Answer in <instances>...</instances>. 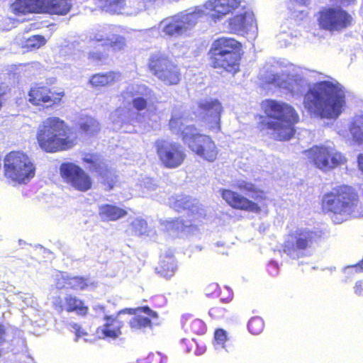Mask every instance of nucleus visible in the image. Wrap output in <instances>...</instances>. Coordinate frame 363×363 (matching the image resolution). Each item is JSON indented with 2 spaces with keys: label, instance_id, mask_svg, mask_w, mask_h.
Wrapping results in <instances>:
<instances>
[{
  "label": "nucleus",
  "instance_id": "nucleus-55",
  "mask_svg": "<svg viewBox=\"0 0 363 363\" xmlns=\"http://www.w3.org/2000/svg\"><path fill=\"white\" fill-rule=\"evenodd\" d=\"M3 336H4V329L2 325H0V343L3 342Z\"/></svg>",
  "mask_w": 363,
  "mask_h": 363
},
{
  "label": "nucleus",
  "instance_id": "nucleus-52",
  "mask_svg": "<svg viewBox=\"0 0 363 363\" xmlns=\"http://www.w3.org/2000/svg\"><path fill=\"white\" fill-rule=\"evenodd\" d=\"M354 269L356 272L363 270V260L354 266L347 267L346 269Z\"/></svg>",
  "mask_w": 363,
  "mask_h": 363
},
{
  "label": "nucleus",
  "instance_id": "nucleus-3",
  "mask_svg": "<svg viewBox=\"0 0 363 363\" xmlns=\"http://www.w3.org/2000/svg\"><path fill=\"white\" fill-rule=\"evenodd\" d=\"M67 127L59 118H48L38 129L37 139L40 147L48 152L65 150L77 143V138L66 135Z\"/></svg>",
  "mask_w": 363,
  "mask_h": 363
},
{
  "label": "nucleus",
  "instance_id": "nucleus-51",
  "mask_svg": "<svg viewBox=\"0 0 363 363\" xmlns=\"http://www.w3.org/2000/svg\"><path fill=\"white\" fill-rule=\"evenodd\" d=\"M147 112L149 113L147 118H145V116H142L140 114H138L137 120L139 122H145V123H147L148 121H150L151 120V116L152 115V113L150 112V108H148L147 110Z\"/></svg>",
  "mask_w": 363,
  "mask_h": 363
},
{
  "label": "nucleus",
  "instance_id": "nucleus-2",
  "mask_svg": "<svg viewBox=\"0 0 363 363\" xmlns=\"http://www.w3.org/2000/svg\"><path fill=\"white\" fill-rule=\"evenodd\" d=\"M265 113L269 118L266 123L272 137L277 140H289L294 135V125L298 121V115L293 107L286 103L267 100L262 103Z\"/></svg>",
  "mask_w": 363,
  "mask_h": 363
},
{
  "label": "nucleus",
  "instance_id": "nucleus-12",
  "mask_svg": "<svg viewBox=\"0 0 363 363\" xmlns=\"http://www.w3.org/2000/svg\"><path fill=\"white\" fill-rule=\"evenodd\" d=\"M155 145L159 159L165 167L177 168L185 160L186 153L183 147L179 143L158 140L155 142Z\"/></svg>",
  "mask_w": 363,
  "mask_h": 363
},
{
  "label": "nucleus",
  "instance_id": "nucleus-59",
  "mask_svg": "<svg viewBox=\"0 0 363 363\" xmlns=\"http://www.w3.org/2000/svg\"><path fill=\"white\" fill-rule=\"evenodd\" d=\"M160 363H164V359H162V361Z\"/></svg>",
  "mask_w": 363,
  "mask_h": 363
},
{
  "label": "nucleus",
  "instance_id": "nucleus-22",
  "mask_svg": "<svg viewBox=\"0 0 363 363\" xmlns=\"http://www.w3.org/2000/svg\"><path fill=\"white\" fill-rule=\"evenodd\" d=\"M230 27L235 33L250 31L256 28L254 16L250 13L236 16L230 20Z\"/></svg>",
  "mask_w": 363,
  "mask_h": 363
},
{
  "label": "nucleus",
  "instance_id": "nucleus-32",
  "mask_svg": "<svg viewBox=\"0 0 363 363\" xmlns=\"http://www.w3.org/2000/svg\"><path fill=\"white\" fill-rule=\"evenodd\" d=\"M233 186L238 188L246 194L253 199L262 198L263 195L262 191L258 189L253 184L247 182L245 180H235Z\"/></svg>",
  "mask_w": 363,
  "mask_h": 363
},
{
  "label": "nucleus",
  "instance_id": "nucleus-31",
  "mask_svg": "<svg viewBox=\"0 0 363 363\" xmlns=\"http://www.w3.org/2000/svg\"><path fill=\"white\" fill-rule=\"evenodd\" d=\"M350 132L354 142L363 143V114L354 118L350 126Z\"/></svg>",
  "mask_w": 363,
  "mask_h": 363
},
{
  "label": "nucleus",
  "instance_id": "nucleus-19",
  "mask_svg": "<svg viewBox=\"0 0 363 363\" xmlns=\"http://www.w3.org/2000/svg\"><path fill=\"white\" fill-rule=\"evenodd\" d=\"M222 198L232 207L255 213L260 211V208L255 203L245 197L228 189L221 190Z\"/></svg>",
  "mask_w": 363,
  "mask_h": 363
},
{
  "label": "nucleus",
  "instance_id": "nucleus-58",
  "mask_svg": "<svg viewBox=\"0 0 363 363\" xmlns=\"http://www.w3.org/2000/svg\"><path fill=\"white\" fill-rule=\"evenodd\" d=\"M270 264H271V265H272V266H274V267H276V266H277V263H276L275 262H274V261L271 262H270Z\"/></svg>",
  "mask_w": 363,
  "mask_h": 363
},
{
  "label": "nucleus",
  "instance_id": "nucleus-37",
  "mask_svg": "<svg viewBox=\"0 0 363 363\" xmlns=\"http://www.w3.org/2000/svg\"><path fill=\"white\" fill-rule=\"evenodd\" d=\"M80 129L87 135H92L96 133L100 125L99 122L91 117H86L80 123Z\"/></svg>",
  "mask_w": 363,
  "mask_h": 363
},
{
  "label": "nucleus",
  "instance_id": "nucleus-56",
  "mask_svg": "<svg viewBox=\"0 0 363 363\" xmlns=\"http://www.w3.org/2000/svg\"><path fill=\"white\" fill-rule=\"evenodd\" d=\"M94 308L95 311L100 310V311H104V306H101V305H96V306H94Z\"/></svg>",
  "mask_w": 363,
  "mask_h": 363
},
{
  "label": "nucleus",
  "instance_id": "nucleus-24",
  "mask_svg": "<svg viewBox=\"0 0 363 363\" xmlns=\"http://www.w3.org/2000/svg\"><path fill=\"white\" fill-rule=\"evenodd\" d=\"M91 284L92 282L89 279L79 277H65L64 276L59 279L56 284L57 288L61 289L67 286L74 290H84Z\"/></svg>",
  "mask_w": 363,
  "mask_h": 363
},
{
  "label": "nucleus",
  "instance_id": "nucleus-36",
  "mask_svg": "<svg viewBox=\"0 0 363 363\" xmlns=\"http://www.w3.org/2000/svg\"><path fill=\"white\" fill-rule=\"evenodd\" d=\"M175 269L176 267L173 257L168 256L166 259L161 262L160 269L158 273L164 278L169 279L174 275Z\"/></svg>",
  "mask_w": 363,
  "mask_h": 363
},
{
  "label": "nucleus",
  "instance_id": "nucleus-57",
  "mask_svg": "<svg viewBox=\"0 0 363 363\" xmlns=\"http://www.w3.org/2000/svg\"><path fill=\"white\" fill-rule=\"evenodd\" d=\"M296 2L300 4H306L309 0H294Z\"/></svg>",
  "mask_w": 363,
  "mask_h": 363
},
{
  "label": "nucleus",
  "instance_id": "nucleus-47",
  "mask_svg": "<svg viewBox=\"0 0 363 363\" xmlns=\"http://www.w3.org/2000/svg\"><path fill=\"white\" fill-rule=\"evenodd\" d=\"M53 305L55 310L59 313H62L63 310L65 309V306H63L62 300L60 297H57L55 299Z\"/></svg>",
  "mask_w": 363,
  "mask_h": 363
},
{
  "label": "nucleus",
  "instance_id": "nucleus-16",
  "mask_svg": "<svg viewBox=\"0 0 363 363\" xmlns=\"http://www.w3.org/2000/svg\"><path fill=\"white\" fill-rule=\"evenodd\" d=\"M143 311L145 313L150 315V313H152L153 315H156V312L152 311L150 308L148 307H143V308H125L123 310L120 311L117 316L116 318H113L112 315H106L105 316V320L106 323L104 324L103 328L101 329V333L105 336L108 337H111L113 339H115L118 337L121 334V328L122 326V324L120 321L118 320V318L119 315L122 313H132V311L135 313V311Z\"/></svg>",
  "mask_w": 363,
  "mask_h": 363
},
{
  "label": "nucleus",
  "instance_id": "nucleus-21",
  "mask_svg": "<svg viewBox=\"0 0 363 363\" xmlns=\"http://www.w3.org/2000/svg\"><path fill=\"white\" fill-rule=\"evenodd\" d=\"M165 229L172 235L184 234L191 235L197 231V228L192 225L190 220L177 219L164 221Z\"/></svg>",
  "mask_w": 363,
  "mask_h": 363
},
{
  "label": "nucleus",
  "instance_id": "nucleus-25",
  "mask_svg": "<svg viewBox=\"0 0 363 363\" xmlns=\"http://www.w3.org/2000/svg\"><path fill=\"white\" fill-rule=\"evenodd\" d=\"M140 96L152 98V91L145 85L133 84L128 85L122 93L123 98L127 101H131Z\"/></svg>",
  "mask_w": 363,
  "mask_h": 363
},
{
  "label": "nucleus",
  "instance_id": "nucleus-17",
  "mask_svg": "<svg viewBox=\"0 0 363 363\" xmlns=\"http://www.w3.org/2000/svg\"><path fill=\"white\" fill-rule=\"evenodd\" d=\"M63 93H55L45 86L34 87L28 94V101L34 105L40 106L49 103L47 106L59 103Z\"/></svg>",
  "mask_w": 363,
  "mask_h": 363
},
{
  "label": "nucleus",
  "instance_id": "nucleus-50",
  "mask_svg": "<svg viewBox=\"0 0 363 363\" xmlns=\"http://www.w3.org/2000/svg\"><path fill=\"white\" fill-rule=\"evenodd\" d=\"M74 329H75V334H76V341H77V339L80 336H83L86 335V333H85L82 328L77 325V324L74 325Z\"/></svg>",
  "mask_w": 363,
  "mask_h": 363
},
{
  "label": "nucleus",
  "instance_id": "nucleus-18",
  "mask_svg": "<svg viewBox=\"0 0 363 363\" xmlns=\"http://www.w3.org/2000/svg\"><path fill=\"white\" fill-rule=\"evenodd\" d=\"M239 4L238 0H209L205 4V8L208 15L217 20L238 8Z\"/></svg>",
  "mask_w": 363,
  "mask_h": 363
},
{
  "label": "nucleus",
  "instance_id": "nucleus-49",
  "mask_svg": "<svg viewBox=\"0 0 363 363\" xmlns=\"http://www.w3.org/2000/svg\"><path fill=\"white\" fill-rule=\"evenodd\" d=\"M354 0H330L333 4H339L340 6H346L351 3H352Z\"/></svg>",
  "mask_w": 363,
  "mask_h": 363
},
{
  "label": "nucleus",
  "instance_id": "nucleus-35",
  "mask_svg": "<svg viewBox=\"0 0 363 363\" xmlns=\"http://www.w3.org/2000/svg\"><path fill=\"white\" fill-rule=\"evenodd\" d=\"M129 113L130 110L125 108H119L111 113V120L116 125V128H119L122 124L130 122Z\"/></svg>",
  "mask_w": 363,
  "mask_h": 363
},
{
  "label": "nucleus",
  "instance_id": "nucleus-34",
  "mask_svg": "<svg viewBox=\"0 0 363 363\" xmlns=\"http://www.w3.org/2000/svg\"><path fill=\"white\" fill-rule=\"evenodd\" d=\"M140 312H143L145 313L144 311H135V313H133V311H132L131 314H137L138 313H140ZM145 314H146V313H145ZM148 315L150 317H155V318H156L157 316V315H153L152 313H150V315L148 314ZM129 324L132 329L143 330L147 327H150L151 321L147 317H143L140 315H136L130 320Z\"/></svg>",
  "mask_w": 363,
  "mask_h": 363
},
{
  "label": "nucleus",
  "instance_id": "nucleus-43",
  "mask_svg": "<svg viewBox=\"0 0 363 363\" xmlns=\"http://www.w3.org/2000/svg\"><path fill=\"white\" fill-rule=\"evenodd\" d=\"M140 186L144 194H148L157 189V185L150 177H145L140 182Z\"/></svg>",
  "mask_w": 363,
  "mask_h": 363
},
{
  "label": "nucleus",
  "instance_id": "nucleus-27",
  "mask_svg": "<svg viewBox=\"0 0 363 363\" xmlns=\"http://www.w3.org/2000/svg\"><path fill=\"white\" fill-rule=\"evenodd\" d=\"M239 43L228 38H220L216 40L212 46V53H227L228 52H235V50L238 47Z\"/></svg>",
  "mask_w": 363,
  "mask_h": 363
},
{
  "label": "nucleus",
  "instance_id": "nucleus-7",
  "mask_svg": "<svg viewBox=\"0 0 363 363\" xmlns=\"http://www.w3.org/2000/svg\"><path fill=\"white\" fill-rule=\"evenodd\" d=\"M30 159L21 152H11L4 159V174L13 181L26 183L35 175Z\"/></svg>",
  "mask_w": 363,
  "mask_h": 363
},
{
  "label": "nucleus",
  "instance_id": "nucleus-39",
  "mask_svg": "<svg viewBox=\"0 0 363 363\" xmlns=\"http://www.w3.org/2000/svg\"><path fill=\"white\" fill-rule=\"evenodd\" d=\"M129 231L131 234L141 235L147 233V222L142 218H135L133 220L129 227Z\"/></svg>",
  "mask_w": 363,
  "mask_h": 363
},
{
  "label": "nucleus",
  "instance_id": "nucleus-54",
  "mask_svg": "<svg viewBox=\"0 0 363 363\" xmlns=\"http://www.w3.org/2000/svg\"><path fill=\"white\" fill-rule=\"evenodd\" d=\"M89 57L92 58L94 60H100L101 59V54L99 53H89Z\"/></svg>",
  "mask_w": 363,
  "mask_h": 363
},
{
  "label": "nucleus",
  "instance_id": "nucleus-1",
  "mask_svg": "<svg viewBox=\"0 0 363 363\" xmlns=\"http://www.w3.org/2000/svg\"><path fill=\"white\" fill-rule=\"evenodd\" d=\"M345 98V91L340 84L324 81L308 88L303 106L315 117L335 119L342 113Z\"/></svg>",
  "mask_w": 363,
  "mask_h": 363
},
{
  "label": "nucleus",
  "instance_id": "nucleus-4",
  "mask_svg": "<svg viewBox=\"0 0 363 363\" xmlns=\"http://www.w3.org/2000/svg\"><path fill=\"white\" fill-rule=\"evenodd\" d=\"M323 208L335 214L363 217V204L359 201L354 189L348 186L335 188L325 195Z\"/></svg>",
  "mask_w": 363,
  "mask_h": 363
},
{
  "label": "nucleus",
  "instance_id": "nucleus-5",
  "mask_svg": "<svg viewBox=\"0 0 363 363\" xmlns=\"http://www.w3.org/2000/svg\"><path fill=\"white\" fill-rule=\"evenodd\" d=\"M261 79L267 84H271L288 90L294 94H301L308 87V82L302 71L287 73L279 72L277 67L264 68L261 74Z\"/></svg>",
  "mask_w": 363,
  "mask_h": 363
},
{
  "label": "nucleus",
  "instance_id": "nucleus-45",
  "mask_svg": "<svg viewBox=\"0 0 363 363\" xmlns=\"http://www.w3.org/2000/svg\"><path fill=\"white\" fill-rule=\"evenodd\" d=\"M46 40L41 35H33L29 38L26 42V46L29 48H38L45 43Z\"/></svg>",
  "mask_w": 363,
  "mask_h": 363
},
{
  "label": "nucleus",
  "instance_id": "nucleus-40",
  "mask_svg": "<svg viewBox=\"0 0 363 363\" xmlns=\"http://www.w3.org/2000/svg\"><path fill=\"white\" fill-rule=\"evenodd\" d=\"M106 46H110L114 51H121L126 46L125 40L121 35L112 34L106 40Z\"/></svg>",
  "mask_w": 363,
  "mask_h": 363
},
{
  "label": "nucleus",
  "instance_id": "nucleus-13",
  "mask_svg": "<svg viewBox=\"0 0 363 363\" xmlns=\"http://www.w3.org/2000/svg\"><path fill=\"white\" fill-rule=\"evenodd\" d=\"M198 117L211 131L218 132L220 128V114L223 106L217 99H204L197 102Z\"/></svg>",
  "mask_w": 363,
  "mask_h": 363
},
{
  "label": "nucleus",
  "instance_id": "nucleus-42",
  "mask_svg": "<svg viewBox=\"0 0 363 363\" xmlns=\"http://www.w3.org/2000/svg\"><path fill=\"white\" fill-rule=\"evenodd\" d=\"M263 328L264 322L262 319L259 317L250 319L248 323V329L252 334L258 335L263 330Z\"/></svg>",
  "mask_w": 363,
  "mask_h": 363
},
{
  "label": "nucleus",
  "instance_id": "nucleus-38",
  "mask_svg": "<svg viewBox=\"0 0 363 363\" xmlns=\"http://www.w3.org/2000/svg\"><path fill=\"white\" fill-rule=\"evenodd\" d=\"M50 5L52 11L60 15L66 14L72 6L70 0H51Z\"/></svg>",
  "mask_w": 363,
  "mask_h": 363
},
{
  "label": "nucleus",
  "instance_id": "nucleus-53",
  "mask_svg": "<svg viewBox=\"0 0 363 363\" xmlns=\"http://www.w3.org/2000/svg\"><path fill=\"white\" fill-rule=\"evenodd\" d=\"M357 161H358V166H359V169L361 170V172H362V174H363V153H362V154H360V155L358 156Z\"/></svg>",
  "mask_w": 363,
  "mask_h": 363
},
{
  "label": "nucleus",
  "instance_id": "nucleus-46",
  "mask_svg": "<svg viewBox=\"0 0 363 363\" xmlns=\"http://www.w3.org/2000/svg\"><path fill=\"white\" fill-rule=\"evenodd\" d=\"M214 339L217 345L225 348L224 343L227 340L226 332L223 329H218L214 334Z\"/></svg>",
  "mask_w": 363,
  "mask_h": 363
},
{
  "label": "nucleus",
  "instance_id": "nucleus-30",
  "mask_svg": "<svg viewBox=\"0 0 363 363\" xmlns=\"http://www.w3.org/2000/svg\"><path fill=\"white\" fill-rule=\"evenodd\" d=\"M65 310L68 312L77 311L79 315H85L87 307L84 306L83 302L76 296L67 295L65 297Z\"/></svg>",
  "mask_w": 363,
  "mask_h": 363
},
{
  "label": "nucleus",
  "instance_id": "nucleus-33",
  "mask_svg": "<svg viewBox=\"0 0 363 363\" xmlns=\"http://www.w3.org/2000/svg\"><path fill=\"white\" fill-rule=\"evenodd\" d=\"M195 199H193L189 196H177L174 199V201L171 203L172 208L177 211H181L182 210L189 209L194 211Z\"/></svg>",
  "mask_w": 363,
  "mask_h": 363
},
{
  "label": "nucleus",
  "instance_id": "nucleus-10",
  "mask_svg": "<svg viewBox=\"0 0 363 363\" xmlns=\"http://www.w3.org/2000/svg\"><path fill=\"white\" fill-rule=\"evenodd\" d=\"M201 16V11L181 13L162 20L159 24V29L166 35L177 37L194 26Z\"/></svg>",
  "mask_w": 363,
  "mask_h": 363
},
{
  "label": "nucleus",
  "instance_id": "nucleus-6",
  "mask_svg": "<svg viewBox=\"0 0 363 363\" xmlns=\"http://www.w3.org/2000/svg\"><path fill=\"white\" fill-rule=\"evenodd\" d=\"M318 232L308 228H298L286 238L283 246L285 254L292 259H298L306 255V252L318 241Z\"/></svg>",
  "mask_w": 363,
  "mask_h": 363
},
{
  "label": "nucleus",
  "instance_id": "nucleus-48",
  "mask_svg": "<svg viewBox=\"0 0 363 363\" xmlns=\"http://www.w3.org/2000/svg\"><path fill=\"white\" fill-rule=\"evenodd\" d=\"M354 292L359 296H363V281H358L354 286Z\"/></svg>",
  "mask_w": 363,
  "mask_h": 363
},
{
  "label": "nucleus",
  "instance_id": "nucleus-11",
  "mask_svg": "<svg viewBox=\"0 0 363 363\" xmlns=\"http://www.w3.org/2000/svg\"><path fill=\"white\" fill-rule=\"evenodd\" d=\"M149 67L152 73L167 85L177 84L180 81L178 67L162 53L153 54Z\"/></svg>",
  "mask_w": 363,
  "mask_h": 363
},
{
  "label": "nucleus",
  "instance_id": "nucleus-26",
  "mask_svg": "<svg viewBox=\"0 0 363 363\" xmlns=\"http://www.w3.org/2000/svg\"><path fill=\"white\" fill-rule=\"evenodd\" d=\"M99 213L101 220L110 221L124 217L127 212L116 206L105 204L99 206Z\"/></svg>",
  "mask_w": 363,
  "mask_h": 363
},
{
  "label": "nucleus",
  "instance_id": "nucleus-41",
  "mask_svg": "<svg viewBox=\"0 0 363 363\" xmlns=\"http://www.w3.org/2000/svg\"><path fill=\"white\" fill-rule=\"evenodd\" d=\"M106 28L96 30L90 35V39L101 43L102 45L106 46V40L109 39L111 35L106 32Z\"/></svg>",
  "mask_w": 363,
  "mask_h": 363
},
{
  "label": "nucleus",
  "instance_id": "nucleus-15",
  "mask_svg": "<svg viewBox=\"0 0 363 363\" xmlns=\"http://www.w3.org/2000/svg\"><path fill=\"white\" fill-rule=\"evenodd\" d=\"M60 173L64 180L75 189L86 191L91 187L90 177L79 166L73 163H63Z\"/></svg>",
  "mask_w": 363,
  "mask_h": 363
},
{
  "label": "nucleus",
  "instance_id": "nucleus-28",
  "mask_svg": "<svg viewBox=\"0 0 363 363\" xmlns=\"http://www.w3.org/2000/svg\"><path fill=\"white\" fill-rule=\"evenodd\" d=\"M120 74L114 72H109L104 74H96L89 80L93 86H104L111 85L120 79Z\"/></svg>",
  "mask_w": 363,
  "mask_h": 363
},
{
  "label": "nucleus",
  "instance_id": "nucleus-44",
  "mask_svg": "<svg viewBox=\"0 0 363 363\" xmlns=\"http://www.w3.org/2000/svg\"><path fill=\"white\" fill-rule=\"evenodd\" d=\"M151 98H147L146 96H140L131 101L133 107L138 111L145 110L147 106V101Z\"/></svg>",
  "mask_w": 363,
  "mask_h": 363
},
{
  "label": "nucleus",
  "instance_id": "nucleus-8",
  "mask_svg": "<svg viewBox=\"0 0 363 363\" xmlns=\"http://www.w3.org/2000/svg\"><path fill=\"white\" fill-rule=\"evenodd\" d=\"M183 133L184 143L191 151L208 162H213L216 159L218 150L208 135L200 134L196 127H189Z\"/></svg>",
  "mask_w": 363,
  "mask_h": 363
},
{
  "label": "nucleus",
  "instance_id": "nucleus-14",
  "mask_svg": "<svg viewBox=\"0 0 363 363\" xmlns=\"http://www.w3.org/2000/svg\"><path fill=\"white\" fill-rule=\"evenodd\" d=\"M352 17L340 8L325 9L320 13V26L328 30H340L351 24Z\"/></svg>",
  "mask_w": 363,
  "mask_h": 363
},
{
  "label": "nucleus",
  "instance_id": "nucleus-9",
  "mask_svg": "<svg viewBox=\"0 0 363 363\" xmlns=\"http://www.w3.org/2000/svg\"><path fill=\"white\" fill-rule=\"evenodd\" d=\"M306 157L314 165L323 171L330 170L345 162V157L333 146H314L305 151Z\"/></svg>",
  "mask_w": 363,
  "mask_h": 363
},
{
  "label": "nucleus",
  "instance_id": "nucleus-20",
  "mask_svg": "<svg viewBox=\"0 0 363 363\" xmlns=\"http://www.w3.org/2000/svg\"><path fill=\"white\" fill-rule=\"evenodd\" d=\"M212 63L215 68H223L228 72H236L239 56L237 52L212 53Z\"/></svg>",
  "mask_w": 363,
  "mask_h": 363
},
{
  "label": "nucleus",
  "instance_id": "nucleus-23",
  "mask_svg": "<svg viewBox=\"0 0 363 363\" xmlns=\"http://www.w3.org/2000/svg\"><path fill=\"white\" fill-rule=\"evenodd\" d=\"M188 116L186 113H180L174 110L172 118L169 121V128L173 133L180 134L184 141V131L189 127H195L188 124Z\"/></svg>",
  "mask_w": 363,
  "mask_h": 363
},
{
  "label": "nucleus",
  "instance_id": "nucleus-29",
  "mask_svg": "<svg viewBox=\"0 0 363 363\" xmlns=\"http://www.w3.org/2000/svg\"><path fill=\"white\" fill-rule=\"evenodd\" d=\"M40 0H16L11 6V11L15 14H24L34 12Z\"/></svg>",
  "mask_w": 363,
  "mask_h": 363
}]
</instances>
